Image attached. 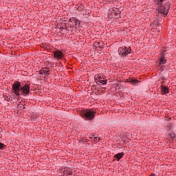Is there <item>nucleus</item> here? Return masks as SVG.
I'll return each mask as SVG.
<instances>
[{"label": "nucleus", "mask_w": 176, "mask_h": 176, "mask_svg": "<svg viewBox=\"0 0 176 176\" xmlns=\"http://www.w3.org/2000/svg\"><path fill=\"white\" fill-rule=\"evenodd\" d=\"M30 85H25L21 87V83L15 82L12 85V93L16 96H28L30 94Z\"/></svg>", "instance_id": "f257e3e1"}, {"label": "nucleus", "mask_w": 176, "mask_h": 176, "mask_svg": "<svg viewBox=\"0 0 176 176\" xmlns=\"http://www.w3.org/2000/svg\"><path fill=\"white\" fill-rule=\"evenodd\" d=\"M163 2H164V0H155V3L158 5L157 12H158L160 14L167 16L168 10H170V3H166L165 6H162Z\"/></svg>", "instance_id": "f03ea898"}, {"label": "nucleus", "mask_w": 176, "mask_h": 176, "mask_svg": "<svg viewBox=\"0 0 176 176\" xmlns=\"http://www.w3.org/2000/svg\"><path fill=\"white\" fill-rule=\"evenodd\" d=\"M80 116L85 118V120H93L96 115V112L92 109H85L80 113Z\"/></svg>", "instance_id": "7ed1b4c3"}, {"label": "nucleus", "mask_w": 176, "mask_h": 176, "mask_svg": "<svg viewBox=\"0 0 176 176\" xmlns=\"http://www.w3.org/2000/svg\"><path fill=\"white\" fill-rule=\"evenodd\" d=\"M130 52H131V50L126 47H122L118 49L120 56H127V54H129Z\"/></svg>", "instance_id": "20e7f679"}, {"label": "nucleus", "mask_w": 176, "mask_h": 176, "mask_svg": "<svg viewBox=\"0 0 176 176\" xmlns=\"http://www.w3.org/2000/svg\"><path fill=\"white\" fill-rule=\"evenodd\" d=\"M54 58L61 60L64 57V52L60 50H55L53 53Z\"/></svg>", "instance_id": "39448f33"}, {"label": "nucleus", "mask_w": 176, "mask_h": 176, "mask_svg": "<svg viewBox=\"0 0 176 176\" xmlns=\"http://www.w3.org/2000/svg\"><path fill=\"white\" fill-rule=\"evenodd\" d=\"M166 64V59H164V54H162V57L157 61V65L160 67V65H164Z\"/></svg>", "instance_id": "423d86ee"}, {"label": "nucleus", "mask_w": 176, "mask_h": 176, "mask_svg": "<svg viewBox=\"0 0 176 176\" xmlns=\"http://www.w3.org/2000/svg\"><path fill=\"white\" fill-rule=\"evenodd\" d=\"M50 69L49 67H43L42 69L40 70L41 75H49Z\"/></svg>", "instance_id": "0eeeda50"}, {"label": "nucleus", "mask_w": 176, "mask_h": 176, "mask_svg": "<svg viewBox=\"0 0 176 176\" xmlns=\"http://www.w3.org/2000/svg\"><path fill=\"white\" fill-rule=\"evenodd\" d=\"M161 93L162 94H168V87L162 85L161 86Z\"/></svg>", "instance_id": "6e6552de"}, {"label": "nucleus", "mask_w": 176, "mask_h": 176, "mask_svg": "<svg viewBox=\"0 0 176 176\" xmlns=\"http://www.w3.org/2000/svg\"><path fill=\"white\" fill-rule=\"evenodd\" d=\"M124 156V153H119L118 154H116L114 155V157L119 162L122 157Z\"/></svg>", "instance_id": "1a4fd4ad"}, {"label": "nucleus", "mask_w": 176, "mask_h": 176, "mask_svg": "<svg viewBox=\"0 0 176 176\" xmlns=\"http://www.w3.org/2000/svg\"><path fill=\"white\" fill-rule=\"evenodd\" d=\"M127 82L129 83H131V85H137L138 83V80H136L135 78H129L128 79Z\"/></svg>", "instance_id": "9d476101"}, {"label": "nucleus", "mask_w": 176, "mask_h": 176, "mask_svg": "<svg viewBox=\"0 0 176 176\" xmlns=\"http://www.w3.org/2000/svg\"><path fill=\"white\" fill-rule=\"evenodd\" d=\"M96 83H98V85H105L107 83V80H102V78H99L97 81Z\"/></svg>", "instance_id": "9b49d317"}, {"label": "nucleus", "mask_w": 176, "mask_h": 176, "mask_svg": "<svg viewBox=\"0 0 176 176\" xmlns=\"http://www.w3.org/2000/svg\"><path fill=\"white\" fill-rule=\"evenodd\" d=\"M73 21L76 25H78V24H80V22H79V20L78 19H74Z\"/></svg>", "instance_id": "f8f14e48"}, {"label": "nucleus", "mask_w": 176, "mask_h": 176, "mask_svg": "<svg viewBox=\"0 0 176 176\" xmlns=\"http://www.w3.org/2000/svg\"><path fill=\"white\" fill-rule=\"evenodd\" d=\"M92 141H94L95 142H98V141H100V138L95 136L94 139H92Z\"/></svg>", "instance_id": "ddd939ff"}, {"label": "nucleus", "mask_w": 176, "mask_h": 176, "mask_svg": "<svg viewBox=\"0 0 176 176\" xmlns=\"http://www.w3.org/2000/svg\"><path fill=\"white\" fill-rule=\"evenodd\" d=\"M3 146H5V144L0 143V149H3Z\"/></svg>", "instance_id": "4468645a"}, {"label": "nucleus", "mask_w": 176, "mask_h": 176, "mask_svg": "<svg viewBox=\"0 0 176 176\" xmlns=\"http://www.w3.org/2000/svg\"><path fill=\"white\" fill-rule=\"evenodd\" d=\"M94 135H89V138L91 139V140H94Z\"/></svg>", "instance_id": "2eb2a0df"}, {"label": "nucleus", "mask_w": 176, "mask_h": 176, "mask_svg": "<svg viewBox=\"0 0 176 176\" xmlns=\"http://www.w3.org/2000/svg\"><path fill=\"white\" fill-rule=\"evenodd\" d=\"M150 176H155V173H152Z\"/></svg>", "instance_id": "dca6fc26"}, {"label": "nucleus", "mask_w": 176, "mask_h": 176, "mask_svg": "<svg viewBox=\"0 0 176 176\" xmlns=\"http://www.w3.org/2000/svg\"><path fill=\"white\" fill-rule=\"evenodd\" d=\"M174 137H175V135H173L172 136V138H174Z\"/></svg>", "instance_id": "f3484780"}]
</instances>
